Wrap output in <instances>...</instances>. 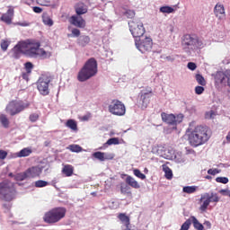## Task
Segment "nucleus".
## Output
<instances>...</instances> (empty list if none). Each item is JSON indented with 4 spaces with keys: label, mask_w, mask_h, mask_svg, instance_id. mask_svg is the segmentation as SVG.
I'll return each instance as SVG.
<instances>
[{
    "label": "nucleus",
    "mask_w": 230,
    "mask_h": 230,
    "mask_svg": "<svg viewBox=\"0 0 230 230\" xmlns=\"http://www.w3.org/2000/svg\"><path fill=\"white\" fill-rule=\"evenodd\" d=\"M211 135L209 134V128L204 126H196L188 134V141L190 146L197 148L202 146L209 141Z\"/></svg>",
    "instance_id": "f257e3e1"
},
{
    "label": "nucleus",
    "mask_w": 230,
    "mask_h": 230,
    "mask_svg": "<svg viewBox=\"0 0 230 230\" xmlns=\"http://www.w3.org/2000/svg\"><path fill=\"white\" fill-rule=\"evenodd\" d=\"M204 41L197 35L185 34L181 40V47L187 55H191L199 49H204Z\"/></svg>",
    "instance_id": "f03ea898"
},
{
    "label": "nucleus",
    "mask_w": 230,
    "mask_h": 230,
    "mask_svg": "<svg viewBox=\"0 0 230 230\" xmlns=\"http://www.w3.org/2000/svg\"><path fill=\"white\" fill-rule=\"evenodd\" d=\"M96 75H98V61L94 58H91L78 72L77 80L79 82H87Z\"/></svg>",
    "instance_id": "7ed1b4c3"
},
{
    "label": "nucleus",
    "mask_w": 230,
    "mask_h": 230,
    "mask_svg": "<svg viewBox=\"0 0 230 230\" xmlns=\"http://www.w3.org/2000/svg\"><path fill=\"white\" fill-rule=\"evenodd\" d=\"M31 58H41V60H48L53 56L51 48L45 49L40 48V41L31 40V50H29Z\"/></svg>",
    "instance_id": "20e7f679"
},
{
    "label": "nucleus",
    "mask_w": 230,
    "mask_h": 230,
    "mask_svg": "<svg viewBox=\"0 0 230 230\" xmlns=\"http://www.w3.org/2000/svg\"><path fill=\"white\" fill-rule=\"evenodd\" d=\"M66 213H67V209L66 208L56 207L44 214L43 221L45 224H57L60 222L62 218H66Z\"/></svg>",
    "instance_id": "39448f33"
},
{
    "label": "nucleus",
    "mask_w": 230,
    "mask_h": 230,
    "mask_svg": "<svg viewBox=\"0 0 230 230\" xmlns=\"http://www.w3.org/2000/svg\"><path fill=\"white\" fill-rule=\"evenodd\" d=\"M15 197V187L10 181L0 182V199L5 202H11Z\"/></svg>",
    "instance_id": "423d86ee"
},
{
    "label": "nucleus",
    "mask_w": 230,
    "mask_h": 230,
    "mask_svg": "<svg viewBox=\"0 0 230 230\" xmlns=\"http://www.w3.org/2000/svg\"><path fill=\"white\" fill-rule=\"evenodd\" d=\"M31 49V40L25 41H20L12 49L13 58H21V55H27L30 57V51Z\"/></svg>",
    "instance_id": "0eeeda50"
},
{
    "label": "nucleus",
    "mask_w": 230,
    "mask_h": 230,
    "mask_svg": "<svg viewBox=\"0 0 230 230\" xmlns=\"http://www.w3.org/2000/svg\"><path fill=\"white\" fill-rule=\"evenodd\" d=\"M135 46L140 53L148 55L154 48V40L150 37L140 38L135 40Z\"/></svg>",
    "instance_id": "6e6552de"
},
{
    "label": "nucleus",
    "mask_w": 230,
    "mask_h": 230,
    "mask_svg": "<svg viewBox=\"0 0 230 230\" xmlns=\"http://www.w3.org/2000/svg\"><path fill=\"white\" fill-rule=\"evenodd\" d=\"M129 31H131V34L136 39H140V37H143L146 33L145 26L143 25V22L139 20H133L128 22Z\"/></svg>",
    "instance_id": "1a4fd4ad"
},
{
    "label": "nucleus",
    "mask_w": 230,
    "mask_h": 230,
    "mask_svg": "<svg viewBox=\"0 0 230 230\" xmlns=\"http://www.w3.org/2000/svg\"><path fill=\"white\" fill-rule=\"evenodd\" d=\"M109 112H111V114H113L114 116H125L127 109L125 108V104L121 102V101L114 99L109 105Z\"/></svg>",
    "instance_id": "9d476101"
},
{
    "label": "nucleus",
    "mask_w": 230,
    "mask_h": 230,
    "mask_svg": "<svg viewBox=\"0 0 230 230\" xmlns=\"http://www.w3.org/2000/svg\"><path fill=\"white\" fill-rule=\"evenodd\" d=\"M51 79L47 75H42L36 83L37 89L42 96H48L49 94V84Z\"/></svg>",
    "instance_id": "9b49d317"
},
{
    "label": "nucleus",
    "mask_w": 230,
    "mask_h": 230,
    "mask_svg": "<svg viewBox=\"0 0 230 230\" xmlns=\"http://www.w3.org/2000/svg\"><path fill=\"white\" fill-rule=\"evenodd\" d=\"M29 107L30 103H24L22 102H12L6 107V111L11 116H15L16 114H19V112H22L24 109H28Z\"/></svg>",
    "instance_id": "f8f14e48"
},
{
    "label": "nucleus",
    "mask_w": 230,
    "mask_h": 230,
    "mask_svg": "<svg viewBox=\"0 0 230 230\" xmlns=\"http://www.w3.org/2000/svg\"><path fill=\"white\" fill-rule=\"evenodd\" d=\"M161 117L164 123H167V125H172L173 128H177V125H179V123H182V119H184V116H182V114L175 116L173 114L162 112Z\"/></svg>",
    "instance_id": "ddd939ff"
},
{
    "label": "nucleus",
    "mask_w": 230,
    "mask_h": 230,
    "mask_svg": "<svg viewBox=\"0 0 230 230\" xmlns=\"http://www.w3.org/2000/svg\"><path fill=\"white\" fill-rule=\"evenodd\" d=\"M25 173L27 175V179H35V177L40 176V173H42V168L40 166H32L28 168L25 171Z\"/></svg>",
    "instance_id": "4468645a"
},
{
    "label": "nucleus",
    "mask_w": 230,
    "mask_h": 230,
    "mask_svg": "<svg viewBox=\"0 0 230 230\" xmlns=\"http://www.w3.org/2000/svg\"><path fill=\"white\" fill-rule=\"evenodd\" d=\"M150 98H152V89L148 90L140 95L141 108L146 109L150 103Z\"/></svg>",
    "instance_id": "2eb2a0df"
},
{
    "label": "nucleus",
    "mask_w": 230,
    "mask_h": 230,
    "mask_svg": "<svg viewBox=\"0 0 230 230\" xmlns=\"http://www.w3.org/2000/svg\"><path fill=\"white\" fill-rule=\"evenodd\" d=\"M70 23L73 24V26H75L76 28H85V20L77 15L71 16Z\"/></svg>",
    "instance_id": "dca6fc26"
},
{
    "label": "nucleus",
    "mask_w": 230,
    "mask_h": 230,
    "mask_svg": "<svg viewBox=\"0 0 230 230\" xmlns=\"http://www.w3.org/2000/svg\"><path fill=\"white\" fill-rule=\"evenodd\" d=\"M214 13L216 15V17H217V19H219V21H222L224 19H226V9L224 8V6L222 4H216L215 8H214Z\"/></svg>",
    "instance_id": "f3484780"
},
{
    "label": "nucleus",
    "mask_w": 230,
    "mask_h": 230,
    "mask_svg": "<svg viewBox=\"0 0 230 230\" xmlns=\"http://www.w3.org/2000/svg\"><path fill=\"white\" fill-rule=\"evenodd\" d=\"M75 10V13L77 15H84L85 13H87L88 12V7L85 4H84L83 2H79L76 3L74 6Z\"/></svg>",
    "instance_id": "a211bd4d"
},
{
    "label": "nucleus",
    "mask_w": 230,
    "mask_h": 230,
    "mask_svg": "<svg viewBox=\"0 0 230 230\" xmlns=\"http://www.w3.org/2000/svg\"><path fill=\"white\" fill-rule=\"evenodd\" d=\"M13 9H9L5 13L1 16V21L5 22V24H12V20L13 19Z\"/></svg>",
    "instance_id": "6ab92c4d"
},
{
    "label": "nucleus",
    "mask_w": 230,
    "mask_h": 230,
    "mask_svg": "<svg viewBox=\"0 0 230 230\" xmlns=\"http://www.w3.org/2000/svg\"><path fill=\"white\" fill-rule=\"evenodd\" d=\"M126 184H128L130 188H134L135 190H139L141 188V185H139V182L134 179V177L128 175L125 180Z\"/></svg>",
    "instance_id": "aec40b11"
},
{
    "label": "nucleus",
    "mask_w": 230,
    "mask_h": 230,
    "mask_svg": "<svg viewBox=\"0 0 230 230\" xmlns=\"http://www.w3.org/2000/svg\"><path fill=\"white\" fill-rule=\"evenodd\" d=\"M120 193L122 195H128V197H132V190L129 185L125 182L120 183Z\"/></svg>",
    "instance_id": "412c9836"
},
{
    "label": "nucleus",
    "mask_w": 230,
    "mask_h": 230,
    "mask_svg": "<svg viewBox=\"0 0 230 230\" xmlns=\"http://www.w3.org/2000/svg\"><path fill=\"white\" fill-rule=\"evenodd\" d=\"M119 220H120L121 224H124L126 228L130 227V217L127 216L125 213H119L118 215Z\"/></svg>",
    "instance_id": "4be33fe9"
},
{
    "label": "nucleus",
    "mask_w": 230,
    "mask_h": 230,
    "mask_svg": "<svg viewBox=\"0 0 230 230\" xmlns=\"http://www.w3.org/2000/svg\"><path fill=\"white\" fill-rule=\"evenodd\" d=\"M66 127H67V128H70V130H73L74 132H78V123H76V120L73 119L66 120Z\"/></svg>",
    "instance_id": "5701e85b"
},
{
    "label": "nucleus",
    "mask_w": 230,
    "mask_h": 230,
    "mask_svg": "<svg viewBox=\"0 0 230 230\" xmlns=\"http://www.w3.org/2000/svg\"><path fill=\"white\" fill-rule=\"evenodd\" d=\"M75 172V167L71 164H66L64 165L62 169V173L66 175V177H71Z\"/></svg>",
    "instance_id": "b1692460"
},
{
    "label": "nucleus",
    "mask_w": 230,
    "mask_h": 230,
    "mask_svg": "<svg viewBox=\"0 0 230 230\" xmlns=\"http://www.w3.org/2000/svg\"><path fill=\"white\" fill-rule=\"evenodd\" d=\"M89 42H91V38L89 36H81L77 40L78 45L82 46V48H85V46H87V44H89Z\"/></svg>",
    "instance_id": "393cba45"
},
{
    "label": "nucleus",
    "mask_w": 230,
    "mask_h": 230,
    "mask_svg": "<svg viewBox=\"0 0 230 230\" xmlns=\"http://www.w3.org/2000/svg\"><path fill=\"white\" fill-rule=\"evenodd\" d=\"M190 220L193 224L194 229H196V230H204V225L201 224L200 222H199V219H197V217H195L194 216H191Z\"/></svg>",
    "instance_id": "a878e982"
},
{
    "label": "nucleus",
    "mask_w": 230,
    "mask_h": 230,
    "mask_svg": "<svg viewBox=\"0 0 230 230\" xmlns=\"http://www.w3.org/2000/svg\"><path fill=\"white\" fill-rule=\"evenodd\" d=\"M201 200H203V203L201 204L199 209L200 211H202L203 213L207 211L208 207L209 206V199H208V197L206 196V194L201 197Z\"/></svg>",
    "instance_id": "bb28decb"
},
{
    "label": "nucleus",
    "mask_w": 230,
    "mask_h": 230,
    "mask_svg": "<svg viewBox=\"0 0 230 230\" xmlns=\"http://www.w3.org/2000/svg\"><path fill=\"white\" fill-rule=\"evenodd\" d=\"M207 199H208L210 201L209 203L211 204V202H215L217 204V202H220V197H218V194L217 193H207L205 194Z\"/></svg>",
    "instance_id": "cd10ccee"
},
{
    "label": "nucleus",
    "mask_w": 230,
    "mask_h": 230,
    "mask_svg": "<svg viewBox=\"0 0 230 230\" xmlns=\"http://www.w3.org/2000/svg\"><path fill=\"white\" fill-rule=\"evenodd\" d=\"M30 147H25L16 154L17 157H28L31 154Z\"/></svg>",
    "instance_id": "c85d7f7f"
},
{
    "label": "nucleus",
    "mask_w": 230,
    "mask_h": 230,
    "mask_svg": "<svg viewBox=\"0 0 230 230\" xmlns=\"http://www.w3.org/2000/svg\"><path fill=\"white\" fill-rule=\"evenodd\" d=\"M162 168L165 173V177L170 181L173 177V172H172V169L168 167L166 164H163Z\"/></svg>",
    "instance_id": "c756f323"
},
{
    "label": "nucleus",
    "mask_w": 230,
    "mask_h": 230,
    "mask_svg": "<svg viewBox=\"0 0 230 230\" xmlns=\"http://www.w3.org/2000/svg\"><path fill=\"white\" fill-rule=\"evenodd\" d=\"M0 123L4 127V128H8V127H10V120H8V117L4 114L0 115Z\"/></svg>",
    "instance_id": "7c9ffc66"
},
{
    "label": "nucleus",
    "mask_w": 230,
    "mask_h": 230,
    "mask_svg": "<svg viewBox=\"0 0 230 230\" xmlns=\"http://www.w3.org/2000/svg\"><path fill=\"white\" fill-rule=\"evenodd\" d=\"M26 179H28V175L26 174V171L14 175V181H26Z\"/></svg>",
    "instance_id": "2f4dec72"
},
{
    "label": "nucleus",
    "mask_w": 230,
    "mask_h": 230,
    "mask_svg": "<svg viewBox=\"0 0 230 230\" xmlns=\"http://www.w3.org/2000/svg\"><path fill=\"white\" fill-rule=\"evenodd\" d=\"M93 157H94V159H98V161L103 162L105 161V153L102 152H95L93 154Z\"/></svg>",
    "instance_id": "473e14b6"
},
{
    "label": "nucleus",
    "mask_w": 230,
    "mask_h": 230,
    "mask_svg": "<svg viewBox=\"0 0 230 230\" xmlns=\"http://www.w3.org/2000/svg\"><path fill=\"white\" fill-rule=\"evenodd\" d=\"M195 79L196 81L198 82L199 85H201V86H205L206 85V79L204 78V76H202V75L200 74H197L195 75Z\"/></svg>",
    "instance_id": "72a5a7b5"
},
{
    "label": "nucleus",
    "mask_w": 230,
    "mask_h": 230,
    "mask_svg": "<svg viewBox=\"0 0 230 230\" xmlns=\"http://www.w3.org/2000/svg\"><path fill=\"white\" fill-rule=\"evenodd\" d=\"M183 193H188L189 195L191 193H195L197 191V187L195 186H185L182 189Z\"/></svg>",
    "instance_id": "f704fd0d"
},
{
    "label": "nucleus",
    "mask_w": 230,
    "mask_h": 230,
    "mask_svg": "<svg viewBox=\"0 0 230 230\" xmlns=\"http://www.w3.org/2000/svg\"><path fill=\"white\" fill-rule=\"evenodd\" d=\"M123 15H125L127 19H134V17H136V11L128 9L124 12Z\"/></svg>",
    "instance_id": "c9c22d12"
},
{
    "label": "nucleus",
    "mask_w": 230,
    "mask_h": 230,
    "mask_svg": "<svg viewBox=\"0 0 230 230\" xmlns=\"http://www.w3.org/2000/svg\"><path fill=\"white\" fill-rule=\"evenodd\" d=\"M160 12L162 13H173L175 12V9H173L172 7H170L168 5L166 6H162L160 8Z\"/></svg>",
    "instance_id": "e433bc0d"
},
{
    "label": "nucleus",
    "mask_w": 230,
    "mask_h": 230,
    "mask_svg": "<svg viewBox=\"0 0 230 230\" xmlns=\"http://www.w3.org/2000/svg\"><path fill=\"white\" fill-rule=\"evenodd\" d=\"M42 21L47 26H53V20L46 13L42 15Z\"/></svg>",
    "instance_id": "4c0bfd02"
},
{
    "label": "nucleus",
    "mask_w": 230,
    "mask_h": 230,
    "mask_svg": "<svg viewBox=\"0 0 230 230\" xmlns=\"http://www.w3.org/2000/svg\"><path fill=\"white\" fill-rule=\"evenodd\" d=\"M48 181L44 180H39L34 182L35 188H46L48 186Z\"/></svg>",
    "instance_id": "58836bf2"
},
{
    "label": "nucleus",
    "mask_w": 230,
    "mask_h": 230,
    "mask_svg": "<svg viewBox=\"0 0 230 230\" xmlns=\"http://www.w3.org/2000/svg\"><path fill=\"white\" fill-rule=\"evenodd\" d=\"M133 173L136 177H137L138 179H141L142 181H145V179H146V175H145L143 172H141V171H139V169H135L133 171Z\"/></svg>",
    "instance_id": "ea45409f"
},
{
    "label": "nucleus",
    "mask_w": 230,
    "mask_h": 230,
    "mask_svg": "<svg viewBox=\"0 0 230 230\" xmlns=\"http://www.w3.org/2000/svg\"><path fill=\"white\" fill-rule=\"evenodd\" d=\"M105 145L111 146V145H119V138L118 137H111L107 140V142L104 144Z\"/></svg>",
    "instance_id": "a19ab883"
},
{
    "label": "nucleus",
    "mask_w": 230,
    "mask_h": 230,
    "mask_svg": "<svg viewBox=\"0 0 230 230\" xmlns=\"http://www.w3.org/2000/svg\"><path fill=\"white\" fill-rule=\"evenodd\" d=\"M0 46L2 50L6 51L8 49V46H10V41L2 40Z\"/></svg>",
    "instance_id": "79ce46f5"
},
{
    "label": "nucleus",
    "mask_w": 230,
    "mask_h": 230,
    "mask_svg": "<svg viewBox=\"0 0 230 230\" xmlns=\"http://www.w3.org/2000/svg\"><path fill=\"white\" fill-rule=\"evenodd\" d=\"M24 67H25V71L28 73V74H31V71L33 70V63L31 62H26L24 64Z\"/></svg>",
    "instance_id": "37998d69"
},
{
    "label": "nucleus",
    "mask_w": 230,
    "mask_h": 230,
    "mask_svg": "<svg viewBox=\"0 0 230 230\" xmlns=\"http://www.w3.org/2000/svg\"><path fill=\"white\" fill-rule=\"evenodd\" d=\"M191 226V218L190 219H187L181 227V230H189L190 226Z\"/></svg>",
    "instance_id": "c03bdc74"
},
{
    "label": "nucleus",
    "mask_w": 230,
    "mask_h": 230,
    "mask_svg": "<svg viewBox=\"0 0 230 230\" xmlns=\"http://www.w3.org/2000/svg\"><path fill=\"white\" fill-rule=\"evenodd\" d=\"M40 116L38 115V113H31L29 116V119L31 123H35L36 121L39 120Z\"/></svg>",
    "instance_id": "a18cd8bd"
},
{
    "label": "nucleus",
    "mask_w": 230,
    "mask_h": 230,
    "mask_svg": "<svg viewBox=\"0 0 230 230\" xmlns=\"http://www.w3.org/2000/svg\"><path fill=\"white\" fill-rule=\"evenodd\" d=\"M216 181L220 182L221 184H227L229 182V178L227 177H217Z\"/></svg>",
    "instance_id": "49530a36"
},
{
    "label": "nucleus",
    "mask_w": 230,
    "mask_h": 230,
    "mask_svg": "<svg viewBox=\"0 0 230 230\" xmlns=\"http://www.w3.org/2000/svg\"><path fill=\"white\" fill-rule=\"evenodd\" d=\"M114 159V154L112 153H105L104 161H112Z\"/></svg>",
    "instance_id": "de8ad7c7"
},
{
    "label": "nucleus",
    "mask_w": 230,
    "mask_h": 230,
    "mask_svg": "<svg viewBox=\"0 0 230 230\" xmlns=\"http://www.w3.org/2000/svg\"><path fill=\"white\" fill-rule=\"evenodd\" d=\"M70 150L72 152H82V147L78 145L70 146Z\"/></svg>",
    "instance_id": "09e8293b"
},
{
    "label": "nucleus",
    "mask_w": 230,
    "mask_h": 230,
    "mask_svg": "<svg viewBox=\"0 0 230 230\" xmlns=\"http://www.w3.org/2000/svg\"><path fill=\"white\" fill-rule=\"evenodd\" d=\"M187 67L190 69V71H195V69H197V64L193 62H189Z\"/></svg>",
    "instance_id": "8fccbe9b"
},
{
    "label": "nucleus",
    "mask_w": 230,
    "mask_h": 230,
    "mask_svg": "<svg viewBox=\"0 0 230 230\" xmlns=\"http://www.w3.org/2000/svg\"><path fill=\"white\" fill-rule=\"evenodd\" d=\"M195 93L199 95L202 94V93H204V86H196Z\"/></svg>",
    "instance_id": "3c124183"
},
{
    "label": "nucleus",
    "mask_w": 230,
    "mask_h": 230,
    "mask_svg": "<svg viewBox=\"0 0 230 230\" xmlns=\"http://www.w3.org/2000/svg\"><path fill=\"white\" fill-rule=\"evenodd\" d=\"M214 116H215L214 111H210L208 112H206V114H205L206 119H211Z\"/></svg>",
    "instance_id": "603ef678"
},
{
    "label": "nucleus",
    "mask_w": 230,
    "mask_h": 230,
    "mask_svg": "<svg viewBox=\"0 0 230 230\" xmlns=\"http://www.w3.org/2000/svg\"><path fill=\"white\" fill-rule=\"evenodd\" d=\"M208 175H217V173H220V170L218 169H209L208 171Z\"/></svg>",
    "instance_id": "864d4df0"
},
{
    "label": "nucleus",
    "mask_w": 230,
    "mask_h": 230,
    "mask_svg": "<svg viewBox=\"0 0 230 230\" xmlns=\"http://www.w3.org/2000/svg\"><path fill=\"white\" fill-rule=\"evenodd\" d=\"M8 156V152L0 149V159L4 160L5 157Z\"/></svg>",
    "instance_id": "5fc2aeb1"
},
{
    "label": "nucleus",
    "mask_w": 230,
    "mask_h": 230,
    "mask_svg": "<svg viewBox=\"0 0 230 230\" xmlns=\"http://www.w3.org/2000/svg\"><path fill=\"white\" fill-rule=\"evenodd\" d=\"M72 34L74 35V37H80V30L73 29L72 30Z\"/></svg>",
    "instance_id": "6e6d98bb"
},
{
    "label": "nucleus",
    "mask_w": 230,
    "mask_h": 230,
    "mask_svg": "<svg viewBox=\"0 0 230 230\" xmlns=\"http://www.w3.org/2000/svg\"><path fill=\"white\" fill-rule=\"evenodd\" d=\"M33 12L35 13H42V8L39 7V6H34L33 7Z\"/></svg>",
    "instance_id": "4d7b16f0"
},
{
    "label": "nucleus",
    "mask_w": 230,
    "mask_h": 230,
    "mask_svg": "<svg viewBox=\"0 0 230 230\" xmlns=\"http://www.w3.org/2000/svg\"><path fill=\"white\" fill-rule=\"evenodd\" d=\"M204 226H205V227H207V229H211V222L205 221Z\"/></svg>",
    "instance_id": "13d9d810"
},
{
    "label": "nucleus",
    "mask_w": 230,
    "mask_h": 230,
    "mask_svg": "<svg viewBox=\"0 0 230 230\" xmlns=\"http://www.w3.org/2000/svg\"><path fill=\"white\" fill-rule=\"evenodd\" d=\"M30 75H31V74H28V72L23 73V74L22 75V78H23V80H28Z\"/></svg>",
    "instance_id": "bf43d9fd"
},
{
    "label": "nucleus",
    "mask_w": 230,
    "mask_h": 230,
    "mask_svg": "<svg viewBox=\"0 0 230 230\" xmlns=\"http://www.w3.org/2000/svg\"><path fill=\"white\" fill-rule=\"evenodd\" d=\"M91 118V115H84L82 117L83 121H89V119Z\"/></svg>",
    "instance_id": "052dcab7"
},
{
    "label": "nucleus",
    "mask_w": 230,
    "mask_h": 230,
    "mask_svg": "<svg viewBox=\"0 0 230 230\" xmlns=\"http://www.w3.org/2000/svg\"><path fill=\"white\" fill-rule=\"evenodd\" d=\"M19 26H30V23H28V22H22V23H19Z\"/></svg>",
    "instance_id": "680f3d73"
},
{
    "label": "nucleus",
    "mask_w": 230,
    "mask_h": 230,
    "mask_svg": "<svg viewBox=\"0 0 230 230\" xmlns=\"http://www.w3.org/2000/svg\"><path fill=\"white\" fill-rule=\"evenodd\" d=\"M226 141H228V143H230V131L228 132V134L226 136Z\"/></svg>",
    "instance_id": "e2e57ef3"
},
{
    "label": "nucleus",
    "mask_w": 230,
    "mask_h": 230,
    "mask_svg": "<svg viewBox=\"0 0 230 230\" xmlns=\"http://www.w3.org/2000/svg\"><path fill=\"white\" fill-rule=\"evenodd\" d=\"M226 191H227V190H221L219 191V193H222L223 195H226Z\"/></svg>",
    "instance_id": "0e129e2a"
},
{
    "label": "nucleus",
    "mask_w": 230,
    "mask_h": 230,
    "mask_svg": "<svg viewBox=\"0 0 230 230\" xmlns=\"http://www.w3.org/2000/svg\"><path fill=\"white\" fill-rule=\"evenodd\" d=\"M9 175H10V177H13V174H12V173H10Z\"/></svg>",
    "instance_id": "69168bd1"
}]
</instances>
